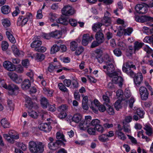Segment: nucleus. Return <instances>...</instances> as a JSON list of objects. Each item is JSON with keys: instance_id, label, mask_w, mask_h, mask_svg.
<instances>
[{"instance_id": "nucleus-1", "label": "nucleus", "mask_w": 153, "mask_h": 153, "mask_svg": "<svg viewBox=\"0 0 153 153\" xmlns=\"http://www.w3.org/2000/svg\"><path fill=\"white\" fill-rule=\"evenodd\" d=\"M44 147L45 145L41 142L30 141L29 143V149L31 153H42Z\"/></svg>"}, {"instance_id": "nucleus-2", "label": "nucleus", "mask_w": 153, "mask_h": 153, "mask_svg": "<svg viewBox=\"0 0 153 153\" xmlns=\"http://www.w3.org/2000/svg\"><path fill=\"white\" fill-rule=\"evenodd\" d=\"M131 62H127L123 64L122 69L123 71L129 75L131 77L133 78L134 76V73L131 69V68H134L136 69V67L134 65H133Z\"/></svg>"}, {"instance_id": "nucleus-3", "label": "nucleus", "mask_w": 153, "mask_h": 153, "mask_svg": "<svg viewBox=\"0 0 153 153\" xmlns=\"http://www.w3.org/2000/svg\"><path fill=\"white\" fill-rule=\"evenodd\" d=\"M135 19L137 22H140L143 23L147 21L153 22V17L146 15L140 16H136L135 17ZM149 25L152 27V29H149V30L151 33H153V23H149Z\"/></svg>"}, {"instance_id": "nucleus-4", "label": "nucleus", "mask_w": 153, "mask_h": 153, "mask_svg": "<svg viewBox=\"0 0 153 153\" xmlns=\"http://www.w3.org/2000/svg\"><path fill=\"white\" fill-rule=\"evenodd\" d=\"M109 76L112 78V82L113 83L118 84L120 87L122 86L123 79L121 76L118 75L117 73L116 72H114L109 73Z\"/></svg>"}, {"instance_id": "nucleus-5", "label": "nucleus", "mask_w": 153, "mask_h": 153, "mask_svg": "<svg viewBox=\"0 0 153 153\" xmlns=\"http://www.w3.org/2000/svg\"><path fill=\"white\" fill-rule=\"evenodd\" d=\"M91 117L90 116H85L84 120L81 121L79 124L80 129L85 130L86 128L91 126Z\"/></svg>"}, {"instance_id": "nucleus-6", "label": "nucleus", "mask_w": 153, "mask_h": 153, "mask_svg": "<svg viewBox=\"0 0 153 153\" xmlns=\"http://www.w3.org/2000/svg\"><path fill=\"white\" fill-rule=\"evenodd\" d=\"M135 9L136 12L139 14L146 13L148 11V7L146 5L145 6L140 4H137L135 7Z\"/></svg>"}, {"instance_id": "nucleus-7", "label": "nucleus", "mask_w": 153, "mask_h": 153, "mask_svg": "<svg viewBox=\"0 0 153 153\" xmlns=\"http://www.w3.org/2000/svg\"><path fill=\"white\" fill-rule=\"evenodd\" d=\"M141 98L143 100H146L148 97L149 93L147 88L144 86H141L139 89Z\"/></svg>"}, {"instance_id": "nucleus-8", "label": "nucleus", "mask_w": 153, "mask_h": 153, "mask_svg": "<svg viewBox=\"0 0 153 153\" xmlns=\"http://www.w3.org/2000/svg\"><path fill=\"white\" fill-rule=\"evenodd\" d=\"M133 78H134V81L136 85L139 87L142 82L143 80L142 74L140 72H138L136 74L134 73V76Z\"/></svg>"}, {"instance_id": "nucleus-9", "label": "nucleus", "mask_w": 153, "mask_h": 153, "mask_svg": "<svg viewBox=\"0 0 153 153\" xmlns=\"http://www.w3.org/2000/svg\"><path fill=\"white\" fill-rule=\"evenodd\" d=\"M66 31L65 28L64 27L61 28V30H56L49 33V34L51 37H55L56 38H59L62 35V33H65Z\"/></svg>"}, {"instance_id": "nucleus-10", "label": "nucleus", "mask_w": 153, "mask_h": 153, "mask_svg": "<svg viewBox=\"0 0 153 153\" xmlns=\"http://www.w3.org/2000/svg\"><path fill=\"white\" fill-rule=\"evenodd\" d=\"M38 128L40 130L43 131L45 132H49L51 129V127L49 123H41L39 126Z\"/></svg>"}, {"instance_id": "nucleus-11", "label": "nucleus", "mask_w": 153, "mask_h": 153, "mask_svg": "<svg viewBox=\"0 0 153 153\" xmlns=\"http://www.w3.org/2000/svg\"><path fill=\"white\" fill-rule=\"evenodd\" d=\"M102 31V30H100L99 31L97 32L95 35L96 40L101 44L105 40L104 35Z\"/></svg>"}, {"instance_id": "nucleus-12", "label": "nucleus", "mask_w": 153, "mask_h": 153, "mask_svg": "<svg viewBox=\"0 0 153 153\" xmlns=\"http://www.w3.org/2000/svg\"><path fill=\"white\" fill-rule=\"evenodd\" d=\"M3 65L4 68L9 71H13L15 69V65L8 61L4 62Z\"/></svg>"}, {"instance_id": "nucleus-13", "label": "nucleus", "mask_w": 153, "mask_h": 153, "mask_svg": "<svg viewBox=\"0 0 153 153\" xmlns=\"http://www.w3.org/2000/svg\"><path fill=\"white\" fill-rule=\"evenodd\" d=\"M3 87L12 92H13L15 90H18L19 89L18 87L13 84H9L8 85L7 84H5L3 85Z\"/></svg>"}, {"instance_id": "nucleus-14", "label": "nucleus", "mask_w": 153, "mask_h": 153, "mask_svg": "<svg viewBox=\"0 0 153 153\" xmlns=\"http://www.w3.org/2000/svg\"><path fill=\"white\" fill-rule=\"evenodd\" d=\"M107 14L105 13V15L101 20V22L103 25L106 26H109L111 23V21L110 17L105 16Z\"/></svg>"}, {"instance_id": "nucleus-15", "label": "nucleus", "mask_w": 153, "mask_h": 153, "mask_svg": "<svg viewBox=\"0 0 153 153\" xmlns=\"http://www.w3.org/2000/svg\"><path fill=\"white\" fill-rule=\"evenodd\" d=\"M31 86V82L28 79H25L22 82L21 87L23 90L27 89Z\"/></svg>"}, {"instance_id": "nucleus-16", "label": "nucleus", "mask_w": 153, "mask_h": 153, "mask_svg": "<svg viewBox=\"0 0 153 153\" xmlns=\"http://www.w3.org/2000/svg\"><path fill=\"white\" fill-rule=\"evenodd\" d=\"M25 99L27 103L25 104V106L29 109H31L34 104L32 100L28 97H26Z\"/></svg>"}, {"instance_id": "nucleus-17", "label": "nucleus", "mask_w": 153, "mask_h": 153, "mask_svg": "<svg viewBox=\"0 0 153 153\" xmlns=\"http://www.w3.org/2000/svg\"><path fill=\"white\" fill-rule=\"evenodd\" d=\"M57 23L63 25H67L68 24V19L65 17H62L56 20Z\"/></svg>"}, {"instance_id": "nucleus-18", "label": "nucleus", "mask_w": 153, "mask_h": 153, "mask_svg": "<svg viewBox=\"0 0 153 153\" xmlns=\"http://www.w3.org/2000/svg\"><path fill=\"white\" fill-rule=\"evenodd\" d=\"M90 38L88 35L85 34L83 36L82 40V44L84 46H86L88 43Z\"/></svg>"}, {"instance_id": "nucleus-19", "label": "nucleus", "mask_w": 153, "mask_h": 153, "mask_svg": "<svg viewBox=\"0 0 153 153\" xmlns=\"http://www.w3.org/2000/svg\"><path fill=\"white\" fill-rule=\"evenodd\" d=\"M144 45L143 43L139 42L138 41H136L134 43V53L136 51H138Z\"/></svg>"}, {"instance_id": "nucleus-20", "label": "nucleus", "mask_w": 153, "mask_h": 153, "mask_svg": "<svg viewBox=\"0 0 153 153\" xmlns=\"http://www.w3.org/2000/svg\"><path fill=\"white\" fill-rule=\"evenodd\" d=\"M6 34L7 36V37L11 43L13 44H14L16 43V41L12 33H11L9 31H7L6 32Z\"/></svg>"}, {"instance_id": "nucleus-21", "label": "nucleus", "mask_w": 153, "mask_h": 153, "mask_svg": "<svg viewBox=\"0 0 153 153\" xmlns=\"http://www.w3.org/2000/svg\"><path fill=\"white\" fill-rule=\"evenodd\" d=\"M2 12L4 14H7L10 12V8L8 5H4L1 7Z\"/></svg>"}, {"instance_id": "nucleus-22", "label": "nucleus", "mask_w": 153, "mask_h": 153, "mask_svg": "<svg viewBox=\"0 0 153 153\" xmlns=\"http://www.w3.org/2000/svg\"><path fill=\"white\" fill-rule=\"evenodd\" d=\"M48 147L49 149L53 150H56L59 148V147L57 146L55 142L54 143H49L48 144Z\"/></svg>"}, {"instance_id": "nucleus-23", "label": "nucleus", "mask_w": 153, "mask_h": 153, "mask_svg": "<svg viewBox=\"0 0 153 153\" xmlns=\"http://www.w3.org/2000/svg\"><path fill=\"white\" fill-rule=\"evenodd\" d=\"M82 118L81 116L79 114H75L72 118L73 121L76 123H78Z\"/></svg>"}, {"instance_id": "nucleus-24", "label": "nucleus", "mask_w": 153, "mask_h": 153, "mask_svg": "<svg viewBox=\"0 0 153 153\" xmlns=\"http://www.w3.org/2000/svg\"><path fill=\"white\" fill-rule=\"evenodd\" d=\"M1 123L3 127L5 128H9L10 126V123L5 119H2L1 121Z\"/></svg>"}, {"instance_id": "nucleus-25", "label": "nucleus", "mask_w": 153, "mask_h": 153, "mask_svg": "<svg viewBox=\"0 0 153 153\" xmlns=\"http://www.w3.org/2000/svg\"><path fill=\"white\" fill-rule=\"evenodd\" d=\"M42 44V42L39 40L34 41L31 44V47L32 48H37L40 47Z\"/></svg>"}, {"instance_id": "nucleus-26", "label": "nucleus", "mask_w": 153, "mask_h": 153, "mask_svg": "<svg viewBox=\"0 0 153 153\" xmlns=\"http://www.w3.org/2000/svg\"><path fill=\"white\" fill-rule=\"evenodd\" d=\"M107 65V71L109 73H111V72L114 71V70L115 68L114 66L112 63H108L106 65Z\"/></svg>"}, {"instance_id": "nucleus-27", "label": "nucleus", "mask_w": 153, "mask_h": 153, "mask_svg": "<svg viewBox=\"0 0 153 153\" xmlns=\"http://www.w3.org/2000/svg\"><path fill=\"white\" fill-rule=\"evenodd\" d=\"M107 106V111L110 115H113L114 113V110L112 107L108 104L106 103Z\"/></svg>"}, {"instance_id": "nucleus-28", "label": "nucleus", "mask_w": 153, "mask_h": 153, "mask_svg": "<svg viewBox=\"0 0 153 153\" xmlns=\"http://www.w3.org/2000/svg\"><path fill=\"white\" fill-rule=\"evenodd\" d=\"M56 137L57 140H62L64 142H66V140L64 138V136L60 132H57L56 134Z\"/></svg>"}, {"instance_id": "nucleus-29", "label": "nucleus", "mask_w": 153, "mask_h": 153, "mask_svg": "<svg viewBox=\"0 0 153 153\" xmlns=\"http://www.w3.org/2000/svg\"><path fill=\"white\" fill-rule=\"evenodd\" d=\"M41 104L43 107V108H46L48 104V100L45 97H43L40 100Z\"/></svg>"}, {"instance_id": "nucleus-30", "label": "nucleus", "mask_w": 153, "mask_h": 153, "mask_svg": "<svg viewBox=\"0 0 153 153\" xmlns=\"http://www.w3.org/2000/svg\"><path fill=\"white\" fill-rule=\"evenodd\" d=\"M78 45L75 41H73L70 43V49L72 51H74L77 48Z\"/></svg>"}, {"instance_id": "nucleus-31", "label": "nucleus", "mask_w": 153, "mask_h": 153, "mask_svg": "<svg viewBox=\"0 0 153 153\" xmlns=\"http://www.w3.org/2000/svg\"><path fill=\"white\" fill-rule=\"evenodd\" d=\"M59 50V48L56 45H54L51 48V54H54L58 52Z\"/></svg>"}, {"instance_id": "nucleus-32", "label": "nucleus", "mask_w": 153, "mask_h": 153, "mask_svg": "<svg viewBox=\"0 0 153 153\" xmlns=\"http://www.w3.org/2000/svg\"><path fill=\"white\" fill-rule=\"evenodd\" d=\"M99 140L103 142L107 141L108 140V137L106 134H102L99 137Z\"/></svg>"}, {"instance_id": "nucleus-33", "label": "nucleus", "mask_w": 153, "mask_h": 153, "mask_svg": "<svg viewBox=\"0 0 153 153\" xmlns=\"http://www.w3.org/2000/svg\"><path fill=\"white\" fill-rule=\"evenodd\" d=\"M102 25L103 24L102 23L99 22L95 24L92 27L93 30L94 32H96L97 31V28H100Z\"/></svg>"}, {"instance_id": "nucleus-34", "label": "nucleus", "mask_w": 153, "mask_h": 153, "mask_svg": "<svg viewBox=\"0 0 153 153\" xmlns=\"http://www.w3.org/2000/svg\"><path fill=\"white\" fill-rule=\"evenodd\" d=\"M28 115L33 118L36 119L38 118V115L35 111L30 110L28 111Z\"/></svg>"}, {"instance_id": "nucleus-35", "label": "nucleus", "mask_w": 153, "mask_h": 153, "mask_svg": "<svg viewBox=\"0 0 153 153\" xmlns=\"http://www.w3.org/2000/svg\"><path fill=\"white\" fill-rule=\"evenodd\" d=\"M144 129L146 131V134L149 136H151L152 133V128L149 126L146 125Z\"/></svg>"}, {"instance_id": "nucleus-36", "label": "nucleus", "mask_w": 153, "mask_h": 153, "mask_svg": "<svg viewBox=\"0 0 153 153\" xmlns=\"http://www.w3.org/2000/svg\"><path fill=\"white\" fill-rule=\"evenodd\" d=\"M3 136L9 142L12 143H14V140L11 138L10 135L4 134L3 135Z\"/></svg>"}, {"instance_id": "nucleus-37", "label": "nucleus", "mask_w": 153, "mask_h": 153, "mask_svg": "<svg viewBox=\"0 0 153 153\" xmlns=\"http://www.w3.org/2000/svg\"><path fill=\"white\" fill-rule=\"evenodd\" d=\"M116 134H117L118 137L121 139L124 140L126 138L124 134L122 132L120 131H117L116 132Z\"/></svg>"}, {"instance_id": "nucleus-38", "label": "nucleus", "mask_w": 153, "mask_h": 153, "mask_svg": "<svg viewBox=\"0 0 153 153\" xmlns=\"http://www.w3.org/2000/svg\"><path fill=\"white\" fill-rule=\"evenodd\" d=\"M72 8L70 6L67 5L65 6L62 10V14L63 15H65L66 13H67V12H68V11H69V10Z\"/></svg>"}, {"instance_id": "nucleus-39", "label": "nucleus", "mask_w": 153, "mask_h": 153, "mask_svg": "<svg viewBox=\"0 0 153 153\" xmlns=\"http://www.w3.org/2000/svg\"><path fill=\"white\" fill-rule=\"evenodd\" d=\"M59 88L62 91L67 92L68 91V90L65 86L62 83H59L58 85Z\"/></svg>"}, {"instance_id": "nucleus-40", "label": "nucleus", "mask_w": 153, "mask_h": 153, "mask_svg": "<svg viewBox=\"0 0 153 153\" xmlns=\"http://www.w3.org/2000/svg\"><path fill=\"white\" fill-rule=\"evenodd\" d=\"M123 92L122 90L119 89L117 91L116 95L117 97H118L119 99L121 100H124L123 98Z\"/></svg>"}, {"instance_id": "nucleus-41", "label": "nucleus", "mask_w": 153, "mask_h": 153, "mask_svg": "<svg viewBox=\"0 0 153 153\" xmlns=\"http://www.w3.org/2000/svg\"><path fill=\"white\" fill-rule=\"evenodd\" d=\"M68 109L67 106L65 104L62 105L60 106L58 109V111L59 112L65 111L66 112V110Z\"/></svg>"}, {"instance_id": "nucleus-42", "label": "nucleus", "mask_w": 153, "mask_h": 153, "mask_svg": "<svg viewBox=\"0 0 153 153\" xmlns=\"http://www.w3.org/2000/svg\"><path fill=\"white\" fill-rule=\"evenodd\" d=\"M122 100H123L119 99L118 100L116 101L115 102L114 104V106L115 107L116 109L117 110H118L119 108H121V105L120 103Z\"/></svg>"}, {"instance_id": "nucleus-43", "label": "nucleus", "mask_w": 153, "mask_h": 153, "mask_svg": "<svg viewBox=\"0 0 153 153\" xmlns=\"http://www.w3.org/2000/svg\"><path fill=\"white\" fill-rule=\"evenodd\" d=\"M2 24L4 27L10 26V21L7 19H4L2 20Z\"/></svg>"}, {"instance_id": "nucleus-44", "label": "nucleus", "mask_w": 153, "mask_h": 153, "mask_svg": "<svg viewBox=\"0 0 153 153\" xmlns=\"http://www.w3.org/2000/svg\"><path fill=\"white\" fill-rule=\"evenodd\" d=\"M114 55L117 56H120L122 54V52L119 48H116L113 51Z\"/></svg>"}, {"instance_id": "nucleus-45", "label": "nucleus", "mask_w": 153, "mask_h": 153, "mask_svg": "<svg viewBox=\"0 0 153 153\" xmlns=\"http://www.w3.org/2000/svg\"><path fill=\"white\" fill-rule=\"evenodd\" d=\"M14 108V104L13 103L12 101L8 100L7 101V109L10 110H13Z\"/></svg>"}, {"instance_id": "nucleus-46", "label": "nucleus", "mask_w": 153, "mask_h": 153, "mask_svg": "<svg viewBox=\"0 0 153 153\" xmlns=\"http://www.w3.org/2000/svg\"><path fill=\"white\" fill-rule=\"evenodd\" d=\"M36 57L37 59L39 61H41L45 59V56L42 53H37Z\"/></svg>"}, {"instance_id": "nucleus-47", "label": "nucleus", "mask_w": 153, "mask_h": 153, "mask_svg": "<svg viewBox=\"0 0 153 153\" xmlns=\"http://www.w3.org/2000/svg\"><path fill=\"white\" fill-rule=\"evenodd\" d=\"M100 123V121L97 119H94L92 120L91 122V126H92L96 127V126L99 125Z\"/></svg>"}, {"instance_id": "nucleus-48", "label": "nucleus", "mask_w": 153, "mask_h": 153, "mask_svg": "<svg viewBox=\"0 0 153 153\" xmlns=\"http://www.w3.org/2000/svg\"><path fill=\"white\" fill-rule=\"evenodd\" d=\"M84 48L83 47H79L77 48L76 49L75 54L77 55H79L81 54L84 51Z\"/></svg>"}, {"instance_id": "nucleus-49", "label": "nucleus", "mask_w": 153, "mask_h": 153, "mask_svg": "<svg viewBox=\"0 0 153 153\" xmlns=\"http://www.w3.org/2000/svg\"><path fill=\"white\" fill-rule=\"evenodd\" d=\"M104 61L106 63V65L111 62L112 60L110 58L109 55L108 54H106L105 55L104 57Z\"/></svg>"}, {"instance_id": "nucleus-50", "label": "nucleus", "mask_w": 153, "mask_h": 153, "mask_svg": "<svg viewBox=\"0 0 153 153\" xmlns=\"http://www.w3.org/2000/svg\"><path fill=\"white\" fill-rule=\"evenodd\" d=\"M102 51L100 49H96L94 51V55L95 57L97 56H102Z\"/></svg>"}, {"instance_id": "nucleus-51", "label": "nucleus", "mask_w": 153, "mask_h": 153, "mask_svg": "<svg viewBox=\"0 0 153 153\" xmlns=\"http://www.w3.org/2000/svg\"><path fill=\"white\" fill-rule=\"evenodd\" d=\"M15 69L14 71H16L18 73H21L23 71V68L21 65H18L16 67L15 66Z\"/></svg>"}, {"instance_id": "nucleus-52", "label": "nucleus", "mask_w": 153, "mask_h": 153, "mask_svg": "<svg viewBox=\"0 0 153 153\" xmlns=\"http://www.w3.org/2000/svg\"><path fill=\"white\" fill-rule=\"evenodd\" d=\"M2 50L3 51H6L8 48V44L6 41H3L1 44Z\"/></svg>"}, {"instance_id": "nucleus-53", "label": "nucleus", "mask_w": 153, "mask_h": 153, "mask_svg": "<svg viewBox=\"0 0 153 153\" xmlns=\"http://www.w3.org/2000/svg\"><path fill=\"white\" fill-rule=\"evenodd\" d=\"M46 48L43 46L39 47L37 48H36L35 49L36 51L40 52H44L46 51Z\"/></svg>"}, {"instance_id": "nucleus-54", "label": "nucleus", "mask_w": 153, "mask_h": 153, "mask_svg": "<svg viewBox=\"0 0 153 153\" xmlns=\"http://www.w3.org/2000/svg\"><path fill=\"white\" fill-rule=\"evenodd\" d=\"M133 31V29L131 28H128L124 30V35H130Z\"/></svg>"}, {"instance_id": "nucleus-55", "label": "nucleus", "mask_w": 153, "mask_h": 153, "mask_svg": "<svg viewBox=\"0 0 153 153\" xmlns=\"http://www.w3.org/2000/svg\"><path fill=\"white\" fill-rule=\"evenodd\" d=\"M72 84L73 85L74 88H77L79 87V83L76 79L73 80L72 81Z\"/></svg>"}, {"instance_id": "nucleus-56", "label": "nucleus", "mask_w": 153, "mask_h": 153, "mask_svg": "<svg viewBox=\"0 0 153 153\" xmlns=\"http://www.w3.org/2000/svg\"><path fill=\"white\" fill-rule=\"evenodd\" d=\"M132 117L131 116H128L126 117L125 119V120L123 122V124H127V123H128L132 120Z\"/></svg>"}, {"instance_id": "nucleus-57", "label": "nucleus", "mask_w": 153, "mask_h": 153, "mask_svg": "<svg viewBox=\"0 0 153 153\" xmlns=\"http://www.w3.org/2000/svg\"><path fill=\"white\" fill-rule=\"evenodd\" d=\"M95 128L98 132L101 133H102L104 130V128L100 125L96 126V127H95Z\"/></svg>"}, {"instance_id": "nucleus-58", "label": "nucleus", "mask_w": 153, "mask_h": 153, "mask_svg": "<svg viewBox=\"0 0 153 153\" xmlns=\"http://www.w3.org/2000/svg\"><path fill=\"white\" fill-rule=\"evenodd\" d=\"M137 114L141 118H142L143 117V116L144 114V111L143 110H141L140 108L137 109Z\"/></svg>"}, {"instance_id": "nucleus-59", "label": "nucleus", "mask_w": 153, "mask_h": 153, "mask_svg": "<svg viewBox=\"0 0 153 153\" xmlns=\"http://www.w3.org/2000/svg\"><path fill=\"white\" fill-rule=\"evenodd\" d=\"M70 24L72 26L74 27H75L77 25V22L76 20L71 19H70L68 21Z\"/></svg>"}, {"instance_id": "nucleus-60", "label": "nucleus", "mask_w": 153, "mask_h": 153, "mask_svg": "<svg viewBox=\"0 0 153 153\" xmlns=\"http://www.w3.org/2000/svg\"><path fill=\"white\" fill-rule=\"evenodd\" d=\"M101 44L99 43L97 41H94L92 43L91 46V48H95L100 45Z\"/></svg>"}, {"instance_id": "nucleus-61", "label": "nucleus", "mask_w": 153, "mask_h": 153, "mask_svg": "<svg viewBox=\"0 0 153 153\" xmlns=\"http://www.w3.org/2000/svg\"><path fill=\"white\" fill-rule=\"evenodd\" d=\"M63 142L64 141L62 140H56L55 141L57 146H59V148L61 145H63L64 146L65 145V143Z\"/></svg>"}, {"instance_id": "nucleus-62", "label": "nucleus", "mask_w": 153, "mask_h": 153, "mask_svg": "<svg viewBox=\"0 0 153 153\" xmlns=\"http://www.w3.org/2000/svg\"><path fill=\"white\" fill-rule=\"evenodd\" d=\"M95 127L94 128H90L87 130V131L91 135H94L95 133Z\"/></svg>"}, {"instance_id": "nucleus-63", "label": "nucleus", "mask_w": 153, "mask_h": 153, "mask_svg": "<svg viewBox=\"0 0 153 153\" xmlns=\"http://www.w3.org/2000/svg\"><path fill=\"white\" fill-rule=\"evenodd\" d=\"M59 115H58V117L61 119H63L65 117L67 116V114L66 112L65 111H61Z\"/></svg>"}, {"instance_id": "nucleus-64", "label": "nucleus", "mask_w": 153, "mask_h": 153, "mask_svg": "<svg viewBox=\"0 0 153 153\" xmlns=\"http://www.w3.org/2000/svg\"><path fill=\"white\" fill-rule=\"evenodd\" d=\"M97 108L100 111L103 112L106 109L107 106L104 105H99Z\"/></svg>"}]
</instances>
